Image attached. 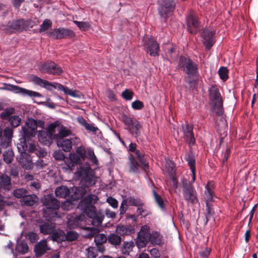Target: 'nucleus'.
Returning a JSON list of instances; mask_svg holds the SVG:
<instances>
[{
	"label": "nucleus",
	"mask_w": 258,
	"mask_h": 258,
	"mask_svg": "<svg viewBox=\"0 0 258 258\" xmlns=\"http://www.w3.org/2000/svg\"><path fill=\"white\" fill-rule=\"evenodd\" d=\"M179 66L183 69V72L187 75V78L189 79L187 83L191 88L192 85L197 83L195 79L199 77L198 65L189 58L181 56Z\"/></svg>",
	"instance_id": "nucleus-1"
},
{
	"label": "nucleus",
	"mask_w": 258,
	"mask_h": 258,
	"mask_svg": "<svg viewBox=\"0 0 258 258\" xmlns=\"http://www.w3.org/2000/svg\"><path fill=\"white\" fill-rule=\"evenodd\" d=\"M79 175L82 176L81 183L82 185L88 187L94 184V171L91 169L90 165L88 163L80 165V170L78 171Z\"/></svg>",
	"instance_id": "nucleus-2"
},
{
	"label": "nucleus",
	"mask_w": 258,
	"mask_h": 258,
	"mask_svg": "<svg viewBox=\"0 0 258 258\" xmlns=\"http://www.w3.org/2000/svg\"><path fill=\"white\" fill-rule=\"evenodd\" d=\"M33 81L35 84L41 87L45 88L48 90H51L52 88L57 89L62 91L66 94L69 95L72 97H77L76 92L75 91L72 90L61 84L58 83L52 84L47 81L44 80L36 76L33 78Z\"/></svg>",
	"instance_id": "nucleus-3"
},
{
	"label": "nucleus",
	"mask_w": 258,
	"mask_h": 258,
	"mask_svg": "<svg viewBox=\"0 0 258 258\" xmlns=\"http://www.w3.org/2000/svg\"><path fill=\"white\" fill-rule=\"evenodd\" d=\"M41 202L43 205L50 211H56L60 207L59 202L54 197L52 194L44 196L41 198ZM52 214L53 216H48L47 215L46 212L45 211H43V216L45 217L53 219L54 218L58 217V214L56 211L53 212Z\"/></svg>",
	"instance_id": "nucleus-4"
},
{
	"label": "nucleus",
	"mask_w": 258,
	"mask_h": 258,
	"mask_svg": "<svg viewBox=\"0 0 258 258\" xmlns=\"http://www.w3.org/2000/svg\"><path fill=\"white\" fill-rule=\"evenodd\" d=\"M121 120L125 125V129L127 130L136 138L141 134L142 125L135 118L123 114L121 116Z\"/></svg>",
	"instance_id": "nucleus-5"
},
{
	"label": "nucleus",
	"mask_w": 258,
	"mask_h": 258,
	"mask_svg": "<svg viewBox=\"0 0 258 258\" xmlns=\"http://www.w3.org/2000/svg\"><path fill=\"white\" fill-rule=\"evenodd\" d=\"M17 149L20 153L18 161L23 167L30 169L32 168V160L30 155L26 153L27 145L26 142L21 141L20 143L17 144Z\"/></svg>",
	"instance_id": "nucleus-6"
},
{
	"label": "nucleus",
	"mask_w": 258,
	"mask_h": 258,
	"mask_svg": "<svg viewBox=\"0 0 258 258\" xmlns=\"http://www.w3.org/2000/svg\"><path fill=\"white\" fill-rule=\"evenodd\" d=\"M192 179L188 181L187 179L182 181V194L184 199L188 202L195 204L198 203L197 192L192 185Z\"/></svg>",
	"instance_id": "nucleus-7"
},
{
	"label": "nucleus",
	"mask_w": 258,
	"mask_h": 258,
	"mask_svg": "<svg viewBox=\"0 0 258 258\" xmlns=\"http://www.w3.org/2000/svg\"><path fill=\"white\" fill-rule=\"evenodd\" d=\"M209 98L214 104V107L218 109L215 113L218 116H221L223 113V102L221 94L218 88L215 85H213L209 90Z\"/></svg>",
	"instance_id": "nucleus-8"
},
{
	"label": "nucleus",
	"mask_w": 258,
	"mask_h": 258,
	"mask_svg": "<svg viewBox=\"0 0 258 258\" xmlns=\"http://www.w3.org/2000/svg\"><path fill=\"white\" fill-rule=\"evenodd\" d=\"M37 127V121L34 119H29L26 122V126L22 127L21 134L23 138L22 142L29 141V139L34 137L36 135Z\"/></svg>",
	"instance_id": "nucleus-9"
},
{
	"label": "nucleus",
	"mask_w": 258,
	"mask_h": 258,
	"mask_svg": "<svg viewBox=\"0 0 258 258\" xmlns=\"http://www.w3.org/2000/svg\"><path fill=\"white\" fill-rule=\"evenodd\" d=\"M56 123L50 124L47 131L41 130L38 132V139L39 141L44 145H49L53 138V134L55 133Z\"/></svg>",
	"instance_id": "nucleus-10"
},
{
	"label": "nucleus",
	"mask_w": 258,
	"mask_h": 258,
	"mask_svg": "<svg viewBox=\"0 0 258 258\" xmlns=\"http://www.w3.org/2000/svg\"><path fill=\"white\" fill-rule=\"evenodd\" d=\"M47 36L53 39H61L63 38H72L75 37V32L66 28L54 29L47 33Z\"/></svg>",
	"instance_id": "nucleus-11"
},
{
	"label": "nucleus",
	"mask_w": 258,
	"mask_h": 258,
	"mask_svg": "<svg viewBox=\"0 0 258 258\" xmlns=\"http://www.w3.org/2000/svg\"><path fill=\"white\" fill-rule=\"evenodd\" d=\"M91 219V222L94 226H100L104 218V214L101 211H97L95 207H90V209L84 212Z\"/></svg>",
	"instance_id": "nucleus-12"
},
{
	"label": "nucleus",
	"mask_w": 258,
	"mask_h": 258,
	"mask_svg": "<svg viewBox=\"0 0 258 258\" xmlns=\"http://www.w3.org/2000/svg\"><path fill=\"white\" fill-rule=\"evenodd\" d=\"M78 237V233L73 231H68L67 234H65L63 231L59 230L51 235V239L56 241L66 240L73 241L77 239Z\"/></svg>",
	"instance_id": "nucleus-13"
},
{
	"label": "nucleus",
	"mask_w": 258,
	"mask_h": 258,
	"mask_svg": "<svg viewBox=\"0 0 258 258\" xmlns=\"http://www.w3.org/2000/svg\"><path fill=\"white\" fill-rule=\"evenodd\" d=\"M186 24L188 31L191 34L197 33L200 26L198 18L193 12H189L186 16Z\"/></svg>",
	"instance_id": "nucleus-14"
},
{
	"label": "nucleus",
	"mask_w": 258,
	"mask_h": 258,
	"mask_svg": "<svg viewBox=\"0 0 258 258\" xmlns=\"http://www.w3.org/2000/svg\"><path fill=\"white\" fill-rule=\"evenodd\" d=\"M39 70L42 73L59 75L62 72L61 68L53 61H48L40 64Z\"/></svg>",
	"instance_id": "nucleus-15"
},
{
	"label": "nucleus",
	"mask_w": 258,
	"mask_h": 258,
	"mask_svg": "<svg viewBox=\"0 0 258 258\" xmlns=\"http://www.w3.org/2000/svg\"><path fill=\"white\" fill-rule=\"evenodd\" d=\"M4 85L7 86L8 84L6 83L3 84ZM8 86L11 87V88H0V89L3 90H12L15 92L16 93H19L23 95V96H28L32 97H41V95L37 92L31 91L17 86L13 85H8Z\"/></svg>",
	"instance_id": "nucleus-16"
},
{
	"label": "nucleus",
	"mask_w": 258,
	"mask_h": 258,
	"mask_svg": "<svg viewBox=\"0 0 258 258\" xmlns=\"http://www.w3.org/2000/svg\"><path fill=\"white\" fill-rule=\"evenodd\" d=\"M7 32L13 33L15 32H22L26 30L25 20L19 19L9 22L6 28Z\"/></svg>",
	"instance_id": "nucleus-17"
},
{
	"label": "nucleus",
	"mask_w": 258,
	"mask_h": 258,
	"mask_svg": "<svg viewBox=\"0 0 258 258\" xmlns=\"http://www.w3.org/2000/svg\"><path fill=\"white\" fill-rule=\"evenodd\" d=\"M149 241L148 227L147 226H142L138 234L136 244L138 248H143L146 246Z\"/></svg>",
	"instance_id": "nucleus-18"
},
{
	"label": "nucleus",
	"mask_w": 258,
	"mask_h": 258,
	"mask_svg": "<svg viewBox=\"0 0 258 258\" xmlns=\"http://www.w3.org/2000/svg\"><path fill=\"white\" fill-rule=\"evenodd\" d=\"M145 44L147 46V52L151 56L155 57L159 55V46L154 38H148L145 40Z\"/></svg>",
	"instance_id": "nucleus-19"
},
{
	"label": "nucleus",
	"mask_w": 258,
	"mask_h": 258,
	"mask_svg": "<svg viewBox=\"0 0 258 258\" xmlns=\"http://www.w3.org/2000/svg\"><path fill=\"white\" fill-rule=\"evenodd\" d=\"M98 200V197L94 194L87 195L79 203V207L84 211H88L90 207H95L92 204H95Z\"/></svg>",
	"instance_id": "nucleus-20"
},
{
	"label": "nucleus",
	"mask_w": 258,
	"mask_h": 258,
	"mask_svg": "<svg viewBox=\"0 0 258 258\" xmlns=\"http://www.w3.org/2000/svg\"><path fill=\"white\" fill-rule=\"evenodd\" d=\"M182 132L183 138L189 146H193L195 144V138L193 133V127L188 123L182 125Z\"/></svg>",
	"instance_id": "nucleus-21"
},
{
	"label": "nucleus",
	"mask_w": 258,
	"mask_h": 258,
	"mask_svg": "<svg viewBox=\"0 0 258 258\" xmlns=\"http://www.w3.org/2000/svg\"><path fill=\"white\" fill-rule=\"evenodd\" d=\"M214 33L208 30H205L202 33L203 42L207 49H210L215 43Z\"/></svg>",
	"instance_id": "nucleus-22"
},
{
	"label": "nucleus",
	"mask_w": 258,
	"mask_h": 258,
	"mask_svg": "<svg viewBox=\"0 0 258 258\" xmlns=\"http://www.w3.org/2000/svg\"><path fill=\"white\" fill-rule=\"evenodd\" d=\"M85 219V215L81 214L78 216H71L68 221V226L70 229H75L81 226L82 222Z\"/></svg>",
	"instance_id": "nucleus-23"
},
{
	"label": "nucleus",
	"mask_w": 258,
	"mask_h": 258,
	"mask_svg": "<svg viewBox=\"0 0 258 258\" xmlns=\"http://www.w3.org/2000/svg\"><path fill=\"white\" fill-rule=\"evenodd\" d=\"M56 130L57 131V133L55 134V133H54L53 134V139L56 141L64 139V138L68 137L71 134L70 130L62 125L59 126L57 123L55 131Z\"/></svg>",
	"instance_id": "nucleus-24"
},
{
	"label": "nucleus",
	"mask_w": 258,
	"mask_h": 258,
	"mask_svg": "<svg viewBox=\"0 0 258 258\" xmlns=\"http://www.w3.org/2000/svg\"><path fill=\"white\" fill-rule=\"evenodd\" d=\"M55 224L50 221L44 222L40 225V232L44 235L52 234V235L57 232L55 231Z\"/></svg>",
	"instance_id": "nucleus-25"
},
{
	"label": "nucleus",
	"mask_w": 258,
	"mask_h": 258,
	"mask_svg": "<svg viewBox=\"0 0 258 258\" xmlns=\"http://www.w3.org/2000/svg\"><path fill=\"white\" fill-rule=\"evenodd\" d=\"M50 248L47 244L46 240H42L36 244L34 248V252L37 257L42 256L47 250H49Z\"/></svg>",
	"instance_id": "nucleus-26"
},
{
	"label": "nucleus",
	"mask_w": 258,
	"mask_h": 258,
	"mask_svg": "<svg viewBox=\"0 0 258 258\" xmlns=\"http://www.w3.org/2000/svg\"><path fill=\"white\" fill-rule=\"evenodd\" d=\"M116 232L122 236L130 235L135 233L133 226L131 225H118L116 228Z\"/></svg>",
	"instance_id": "nucleus-27"
},
{
	"label": "nucleus",
	"mask_w": 258,
	"mask_h": 258,
	"mask_svg": "<svg viewBox=\"0 0 258 258\" xmlns=\"http://www.w3.org/2000/svg\"><path fill=\"white\" fill-rule=\"evenodd\" d=\"M129 171L130 172L137 173L140 172L141 169L144 170L143 165L141 163L140 164L132 154L129 156Z\"/></svg>",
	"instance_id": "nucleus-28"
},
{
	"label": "nucleus",
	"mask_w": 258,
	"mask_h": 258,
	"mask_svg": "<svg viewBox=\"0 0 258 258\" xmlns=\"http://www.w3.org/2000/svg\"><path fill=\"white\" fill-rule=\"evenodd\" d=\"M185 160L187 162L188 165L190 167V169L192 173V182H194L196 178V161L195 158L191 153H188L185 155Z\"/></svg>",
	"instance_id": "nucleus-29"
},
{
	"label": "nucleus",
	"mask_w": 258,
	"mask_h": 258,
	"mask_svg": "<svg viewBox=\"0 0 258 258\" xmlns=\"http://www.w3.org/2000/svg\"><path fill=\"white\" fill-rule=\"evenodd\" d=\"M38 198L35 195H28L25 196L20 202L22 205L26 206H32L37 202Z\"/></svg>",
	"instance_id": "nucleus-30"
},
{
	"label": "nucleus",
	"mask_w": 258,
	"mask_h": 258,
	"mask_svg": "<svg viewBox=\"0 0 258 258\" xmlns=\"http://www.w3.org/2000/svg\"><path fill=\"white\" fill-rule=\"evenodd\" d=\"M56 141L58 147L64 152H70L72 148V142L70 139H62Z\"/></svg>",
	"instance_id": "nucleus-31"
},
{
	"label": "nucleus",
	"mask_w": 258,
	"mask_h": 258,
	"mask_svg": "<svg viewBox=\"0 0 258 258\" xmlns=\"http://www.w3.org/2000/svg\"><path fill=\"white\" fill-rule=\"evenodd\" d=\"M0 185L5 190H10L12 187L10 177L6 174L1 175L0 176Z\"/></svg>",
	"instance_id": "nucleus-32"
},
{
	"label": "nucleus",
	"mask_w": 258,
	"mask_h": 258,
	"mask_svg": "<svg viewBox=\"0 0 258 258\" xmlns=\"http://www.w3.org/2000/svg\"><path fill=\"white\" fill-rule=\"evenodd\" d=\"M213 185L209 182L205 187V195L206 197V203H211L213 201L214 191L213 190Z\"/></svg>",
	"instance_id": "nucleus-33"
},
{
	"label": "nucleus",
	"mask_w": 258,
	"mask_h": 258,
	"mask_svg": "<svg viewBox=\"0 0 258 258\" xmlns=\"http://www.w3.org/2000/svg\"><path fill=\"white\" fill-rule=\"evenodd\" d=\"M163 6L165 8L164 13L165 18H167L171 15L173 12L175 8V4L173 0H166Z\"/></svg>",
	"instance_id": "nucleus-34"
},
{
	"label": "nucleus",
	"mask_w": 258,
	"mask_h": 258,
	"mask_svg": "<svg viewBox=\"0 0 258 258\" xmlns=\"http://www.w3.org/2000/svg\"><path fill=\"white\" fill-rule=\"evenodd\" d=\"M55 194L57 197L65 198L70 194V190L67 186L61 185L55 189Z\"/></svg>",
	"instance_id": "nucleus-35"
},
{
	"label": "nucleus",
	"mask_w": 258,
	"mask_h": 258,
	"mask_svg": "<svg viewBox=\"0 0 258 258\" xmlns=\"http://www.w3.org/2000/svg\"><path fill=\"white\" fill-rule=\"evenodd\" d=\"M150 241L153 244L160 245L162 242V236L157 231H153L149 233Z\"/></svg>",
	"instance_id": "nucleus-36"
},
{
	"label": "nucleus",
	"mask_w": 258,
	"mask_h": 258,
	"mask_svg": "<svg viewBox=\"0 0 258 258\" xmlns=\"http://www.w3.org/2000/svg\"><path fill=\"white\" fill-rule=\"evenodd\" d=\"M108 242L111 245L117 246H119L122 241L121 237L115 233H111L108 236Z\"/></svg>",
	"instance_id": "nucleus-37"
},
{
	"label": "nucleus",
	"mask_w": 258,
	"mask_h": 258,
	"mask_svg": "<svg viewBox=\"0 0 258 258\" xmlns=\"http://www.w3.org/2000/svg\"><path fill=\"white\" fill-rule=\"evenodd\" d=\"M134 152L135 153L138 160L143 165V168L145 172H147V170L149 168V164L144 158V154L141 153L139 150L137 149Z\"/></svg>",
	"instance_id": "nucleus-38"
},
{
	"label": "nucleus",
	"mask_w": 258,
	"mask_h": 258,
	"mask_svg": "<svg viewBox=\"0 0 258 258\" xmlns=\"http://www.w3.org/2000/svg\"><path fill=\"white\" fill-rule=\"evenodd\" d=\"M134 246V243L132 241L124 242L121 248L122 253L123 254L128 255L129 253L132 251Z\"/></svg>",
	"instance_id": "nucleus-39"
},
{
	"label": "nucleus",
	"mask_w": 258,
	"mask_h": 258,
	"mask_svg": "<svg viewBox=\"0 0 258 258\" xmlns=\"http://www.w3.org/2000/svg\"><path fill=\"white\" fill-rule=\"evenodd\" d=\"M126 200H127V204H128L130 206L135 207L144 206L143 202L140 199L135 198L133 197H130Z\"/></svg>",
	"instance_id": "nucleus-40"
},
{
	"label": "nucleus",
	"mask_w": 258,
	"mask_h": 258,
	"mask_svg": "<svg viewBox=\"0 0 258 258\" xmlns=\"http://www.w3.org/2000/svg\"><path fill=\"white\" fill-rule=\"evenodd\" d=\"M28 194V191L23 188L16 189L13 191V195L16 198L21 199H23Z\"/></svg>",
	"instance_id": "nucleus-41"
},
{
	"label": "nucleus",
	"mask_w": 258,
	"mask_h": 258,
	"mask_svg": "<svg viewBox=\"0 0 258 258\" xmlns=\"http://www.w3.org/2000/svg\"><path fill=\"white\" fill-rule=\"evenodd\" d=\"M28 249L29 248L27 243L24 241L18 243L16 247V249L18 252L23 254L27 252Z\"/></svg>",
	"instance_id": "nucleus-42"
},
{
	"label": "nucleus",
	"mask_w": 258,
	"mask_h": 258,
	"mask_svg": "<svg viewBox=\"0 0 258 258\" xmlns=\"http://www.w3.org/2000/svg\"><path fill=\"white\" fill-rule=\"evenodd\" d=\"M154 200L158 204L160 209L164 210L165 209L164 201L162 197L159 195L154 189L152 190Z\"/></svg>",
	"instance_id": "nucleus-43"
},
{
	"label": "nucleus",
	"mask_w": 258,
	"mask_h": 258,
	"mask_svg": "<svg viewBox=\"0 0 258 258\" xmlns=\"http://www.w3.org/2000/svg\"><path fill=\"white\" fill-rule=\"evenodd\" d=\"M4 160L7 164L12 162L14 158V153L12 150H8L3 154Z\"/></svg>",
	"instance_id": "nucleus-44"
},
{
	"label": "nucleus",
	"mask_w": 258,
	"mask_h": 258,
	"mask_svg": "<svg viewBox=\"0 0 258 258\" xmlns=\"http://www.w3.org/2000/svg\"><path fill=\"white\" fill-rule=\"evenodd\" d=\"M52 26V22L49 19H45L43 21L39 30L40 33H42L48 30Z\"/></svg>",
	"instance_id": "nucleus-45"
},
{
	"label": "nucleus",
	"mask_w": 258,
	"mask_h": 258,
	"mask_svg": "<svg viewBox=\"0 0 258 258\" xmlns=\"http://www.w3.org/2000/svg\"><path fill=\"white\" fill-rule=\"evenodd\" d=\"M108 239L106 235L103 233L97 234L94 237V241L96 244H103L106 242Z\"/></svg>",
	"instance_id": "nucleus-46"
},
{
	"label": "nucleus",
	"mask_w": 258,
	"mask_h": 258,
	"mask_svg": "<svg viewBox=\"0 0 258 258\" xmlns=\"http://www.w3.org/2000/svg\"><path fill=\"white\" fill-rule=\"evenodd\" d=\"M86 154L87 155V158L94 164H97L98 160L97 157L95 155L94 151L91 148L88 149L86 151Z\"/></svg>",
	"instance_id": "nucleus-47"
},
{
	"label": "nucleus",
	"mask_w": 258,
	"mask_h": 258,
	"mask_svg": "<svg viewBox=\"0 0 258 258\" xmlns=\"http://www.w3.org/2000/svg\"><path fill=\"white\" fill-rule=\"evenodd\" d=\"M21 119L18 115H13L9 118V121L13 127H18L21 122Z\"/></svg>",
	"instance_id": "nucleus-48"
},
{
	"label": "nucleus",
	"mask_w": 258,
	"mask_h": 258,
	"mask_svg": "<svg viewBox=\"0 0 258 258\" xmlns=\"http://www.w3.org/2000/svg\"><path fill=\"white\" fill-rule=\"evenodd\" d=\"M228 70L226 67H221L218 71V74L221 79L225 81L228 79Z\"/></svg>",
	"instance_id": "nucleus-49"
},
{
	"label": "nucleus",
	"mask_w": 258,
	"mask_h": 258,
	"mask_svg": "<svg viewBox=\"0 0 258 258\" xmlns=\"http://www.w3.org/2000/svg\"><path fill=\"white\" fill-rule=\"evenodd\" d=\"M14 109L13 108H7L1 114V117L3 119H9L10 116L14 113Z\"/></svg>",
	"instance_id": "nucleus-50"
},
{
	"label": "nucleus",
	"mask_w": 258,
	"mask_h": 258,
	"mask_svg": "<svg viewBox=\"0 0 258 258\" xmlns=\"http://www.w3.org/2000/svg\"><path fill=\"white\" fill-rule=\"evenodd\" d=\"M74 23L82 31H85L90 27L89 23L87 22L74 21Z\"/></svg>",
	"instance_id": "nucleus-51"
},
{
	"label": "nucleus",
	"mask_w": 258,
	"mask_h": 258,
	"mask_svg": "<svg viewBox=\"0 0 258 258\" xmlns=\"http://www.w3.org/2000/svg\"><path fill=\"white\" fill-rule=\"evenodd\" d=\"M230 154V148H227L225 151L222 154V164L223 166L227 167L226 162Z\"/></svg>",
	"instance_id": "nucleus-52"
},
{
	"label": "nucleus",
	"mask_w": 258,
	"mask_h": 258,
	"mask_svg": "<svg viewBox=\"0 0 258 258\" xmlns=\"http://www.w3.org/2000/svg\"><path fill=\"white\" fill-rule=\"evenodd\" d=\"M127 208L128 205L127 204V200H123L122 201L119 208V215L120 216V218H121L122 215L125 213Z\"/></svg>",
	"instance_id": "nucleus-53"
},
{
	"label": "nucleus",
	"mask_w": 258,
	"mask_h": 258,
	"mask_svg": "<svg viewBox=\"0 0 258 258\" xmlns=\"http://www.w3.org/2000/svg\"><path fill=\"white\" fill-rule=\"evenodd\" d=\"M88 256L91 258H96L97 256V250L94 247H89L87 249Z\"/></svg>",
	"instance_id": "nucleus-54"
},
{
	"label": "nucleus",
	"mask_w": 258,
	"mask_h": 258,
	"mask_svg": "<svg viewBox=\"0 0 258 258\" xmlns=\"http://www.w3.org/2000/svg\"><path fill=\"white\" fill-rule=\"evenodd\" d=\"M134 95V93L132 91H129L128 89H125L121 93V96L126 100H131L132 99Z\"/></svg>",
	"instance_id": "nucleus-55"
},
{
	"label": "nucleus",
	"mask_w": 258,
	"mask_h": 258,
	"mask_svg": "<svg viewBox=\"0 0 258 258\" xmlns=\"http://www.w3.org/2000/svg\"><path fill=\"white\" fill-rule=\"evenodd\" d=\"M106 202L111 206L113 208L116 209L118 207V201L115 199L109 197L106 199Z\"/></svg>",
	"instance_id": "nucleus-56"
},
{
	"label": "nucleus",
	"mask_w": 258,
	"mask_h": 258,
	"mask_svg": "<svg viewBox=\"0 0 258 258\" xmlns=\"http://www.w3.org/2000/svg\"><path fill=\"white\" fill-rule=\"evenodd\" d=\"M53 157L55 160L59 161H62L65 158L64 154L60 150L55 151L53 153Z\"/></svg>",
	"instance_id": "nucleus-57"
},
{
	"label": "nucleus",
	"mask_w": 258,
	"mask_h": 258,
	"mask_svg": "<svg viewBox=\"0 0 258 258\" xmlns=\"http://www.w3.org/2000/svg\"><path fill=\"white\" fill-rule=\"evenodd\" d=\"M132 106L134 109L140 110L144 107V104L141 101L136 100L132 102Z\"/></svg>",
	"instance_id": "nucleus-58"
},
{
	"label": "nucleus",
	"mask_w": 258,
	"mask_h": 258,
	"mask_svg": "<svg viewBox=\"0 0 258 258\" xmlns=\"http://www.w3.org/2000/svg\"><path fill=\"white\" fill-rule=\"evenodd\" d=\"M76 152L83 159L86 157V150L84 147L80 146L78 147L76 149Z\"/></svg>",
	"instance_id": "nucleus-59"
},
{
	"label": "nucleus",
	"mask_w": 258,
	"mask_h": 258,
	"mask_svg": "<svg viewBox=\"0 0 258 258\" xmlns=\"http://www.w3.org/2000/svg\"><path fill=\"white\" fill-rule=\"evenodd\" d=\"M31 139H29V141H27L26 142L27 145V151L29 152H34L36 150V146L31 142Z\"/></svg>",
	"instance_id": "nucleus-60"
},
{
	"label": "nucleus",
	"mask_w": 258,
	"mask_h": 258,
	"mask_svg": "<svg viewBox=\"0 0 258 258\" xmlns=\"http://www.w3.org/2000/svg\"><path fill=\"white\" fill-rule=\"evenodd\" d=\"M28 239L32 242H35L39 238L38 235L33 232H29L27 235Z\"/></svg>",
	"instance_id": "nucleus-61"
},
{
	"label": "nucleus",
	"mask_w": 258,
	"mask_h": 258,
	"mask_svg": "<svg viewBox=\"0 0 258 258\" xmlns=\"http://www.w3.org/2000/svg\"><path fill=\"white\" fill-rule=\"evenodd\" d=\"M38 21H33L32 20H25V25H26V29H29V28H31L33 27L34 26L36 25Z\"/></svg>",
	"instance_id": "nucleus-62"
},
{
	"label": "nucleus",
	"mask_w": 258,
	"mask_h": 258,
	"mask_svg": "<svg viewBox=\"0 0 258 258\" xmlns=\"http://www.w3.org/2000/svg\"><path fill=\"white\" fill-rule=\"evenodd\" d=\"M105 214L108 218L114 219L116 217L115 212L109 209H106L105 211Z\"/></svg>",
	"instance_id": "nucleus-63"
},
{
	"label": "nucleus",
	"mask_w": 258,
	"mask_h": 258,
	"mask_svg": "<svg viewBox=\"0 0 258 258\" xmlns=\"http://www.w3.org/2000/svg\"><path fill=\"white\" fill-rule=\"evenodd\" d=\"M148 251L150 253L151 256L154 258H159L160 256L159 251L157 248H152L150 250H149Z\"/></svg>",
	"instance_id": "nucleus-64"
}]
</instances>
